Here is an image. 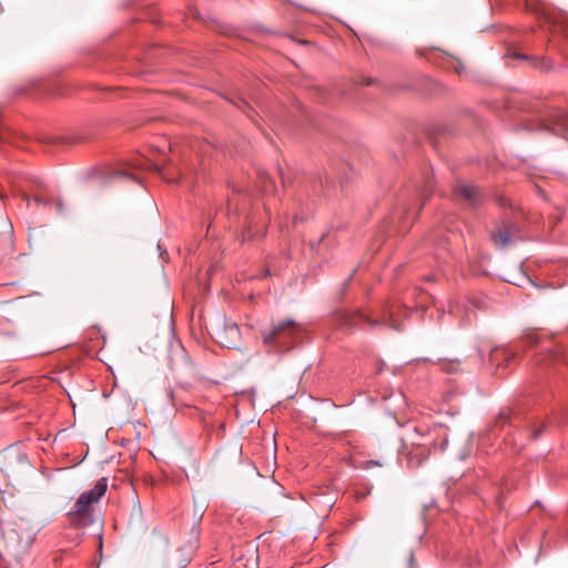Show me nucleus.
<instances>
[{"instance_id": "f257e3e1", "label": "nucleus", "mask_w": 568, "mask_h": 568, "mask_svg": "<svg viewBox=\"0 0 568 568\" xmlns=\"http://www.w3.org/2000/svg\"><path fill=\"white\" fill-rule=\"evenodd\" d=\"M305 328L294 320L272 322L261 331V337L268 353L282 354L292 349L304 336Z\"/></svg>"}, {"instance_id": "f03ea898", "label": "nucleus", "mask_w": 568, "mask_h": 568, "mask_svg": "<svg viewBox=\"0 0 568 568\" xmlns=\"http://www.w3.org/2000/svg\"><path fill=\"white\" fill-rule=\"evenodd\" d=\"M108 489L105 478H101L88 491L77 499L72 510L68 513L69 521L74 527H87L93 523V505L97 504Z\"/></svg>"}, {"instance_id": "7ed1b4c3", "label": "nucleus", "mask_w": 568, "mask_h": 568, "mask_svg": "<svg viewBox=\"0 0 568 568\" xmlns=\"http://www.w3.org/2000/svg\"><path fill=\"white\" fill-rule=\"evenodd\" d=\"M339 324L346 329L390 327L395 331H400V324L394 318V312L388 306H385L383 314L379 318H372L364 311L344 312L339 315Z\"/></svg>"}, {"instance_id": "20e7f679", "label": "nucleus", "mask_w": 568, "mask_h": 568, "mask_svg": "<svg viewBox=\"0 0 568 568\" xmlns=\"http://www.w3.org/2000/svg\"><path fill=\"white\" fill-rule=\"evenodd\" d=\"M520 239V229L516 223L508 219L496 223L494 230L490 232V240L493 244L499 248L513 245Z\"/></svg>"}, {"instance_id": "39448f33", "label": "nucleus", "mask_w": 568, "mask_h": 568, "mask_svg": "<svg viewBox=\"0 0 568 568\" xmlns=\"http://www.w3.org/2000/svg\"><path fill=\"white\" fill-rule=\"evenodd\" d=\"M217 342L227 348H235L241 338L240 327L235 323H224L222 327L215 329Z\"/></svg>"}, {"instance_id": "423d86ee", "label": "nucleus", "mask_w": 568, "mask_h": 568, "mask_svg": "<svg viewBox=\"0 0 568 568\" xmlns=\"http://www.w3.org/2000/svg\"><path fill=\"white\" fill-rule=\"evenodd\" d=\"M541 128L568 139V111L554 110Z\"/></svg>"}, {"instance_id": "0eeeda50", "label": "nucleus", "mask_w": 568, "mask_h": 568, "mask_svg": "<svg viewBox=\"0 0 568 568\" xmlns=\"http://www.w3.org/2000/svg\"><path fill=\"white\" fill-rule=\"evenodd\" d=\"M455 195L465 200L471 207H477L481 203V195L474 185H458L455 187Z\"/></svg>"}, {"instance_id": "6e6552de", "label": "nucleus", "mask_w": 568, "mask_h": 568, "mask_svg": "<svg viewBox=\"0 0 568 568\" xmlns=\"http://www.w3.org/2000/svg\"><path fill=\"white\" fill-rule=\"evenodd\" d=\"M514 354L505 347H495L489 351L488 361L496 367L506 366L507 363L513 358Z\"/></svg>"}, {"instance_id": "1a4fd4ad", "label": "nucleus", "mask_w": 568, "mask_h": 568, "mask_svg": "<svg viewBox=\"0 0 568 568\" xmlns=\"http://www.w3.org/2000/svg\"><path fill=\"white\" fill-rule=\"evenodd\" d=\"M171 361L173 369H178L181 367L192 368V362L190 361L187 354L183 348H180L179 352H176L174 356L171 358Z\"/></svg>"}, {"instance_id": "9d476101", "label": "nucleus", "mask_w": 568, "mask_h": 568, "mask_svg": "<svg viewBox=\"0 0 568 568\" xmlns=\"http://www.w3.org/2000/svg\"><path fill=\"white\" fill-rule=\"evenodd\" d=\"M432 187H433L432 180H430V178L427 176L425 180V185L419 191V195L422 197V205H424L425 202L427 201V199H429V196L432 195Z\"/></svg>"}, {"instance_id": "9b49d317", "label": "nucleus", "mask_w": 568, "mask_h": 568, "mask_svg": "<svg viewBox=\"0 0 568 568\" xmlns=\"http://www.w3.org/2000/svg\"><path fill=\"white\" fill-rule=\"evenodd\" d=\"M539 338H540V334L538 331H535V329H528L524 334V341L528 345H536L539 342Z\"/></svg>"}, {"instance_id": "f8f14e48", "label": "nucleus", "mask_w": 568, "mask_h": 568, "mask_svg": "<svg viewBox=\"0 0 568 568\" xmlns=\"http://www.w3.org/2000/svg\"><path fill=\"white\" fill-rule=\"evenodd\" d=\"M546 424L544 422H541L539 424V426H536V425H531V438H538L540 436V434L542 433V430L546 428Z\"/></svg>"}, {"instance_id": "ddd939ff", "label": "nucleus", "mask_w": 568, "mask_h": 568, "mask_svg": "<svg viewBox=\"0 0 568 568\" xmlns=\"http://www.w3.org/2000/svg\"><path fill=\"white\" fill-rule=\"evenodd\" d=\"M510 423V417L508 414L500 413L496 420V427L504 428L505 424Z\"/></svg>"}, {"instance_id": "4468645a", "label": "nucleus", "mask_w": 568, "mask_h": 568, "mask_svg": "<svg viewBox=\"0 0 568 568\" xmlns=\"http://www.w3.org/2000/svg\"><path fill=\"white\" fill-rule=\"evenodd\" d=\"M256 236L255 233H253L252 229L250 227L248 230H246L245 232H243L242 234V241L243 242H246V241H252L254 240Z\"/></svg>"}, {"instance_id": "2eb2a0df", "label": "nucleus", "mask_w": 568, "mask_h": 568, "mask_svg": "<svg viewBox=\"0 0 568 568\" xmlns=\"http://www.w3.org/2000/svg\"><path fill=\"white\" fill-rule=\"evenodd\" d=\"M458 366L457 363L455 362H449L447 364L444 365V368L447 371V372H454L456 369V367Z\"/></svg>"}, {"instance_id": "dca6fc26", "label": "nucleus", "mask_w": 568, "mask_h": 568, "mask_svg": "<svg viewBox=\"0 0 568 568\" xmlns=\"http://www.w3.org/2000/svg\"><path fill=\"white\" fill-rule=\"evenodd\" d=\"M33 201H34L37 204H41V203H43L44 205H48V204H49V202H48V201H44V200H42V199H41V197H39V196H36V197L33 199Z\"/></svg>"}, {"instance_id": "f3484780", "label": "nucleus", "mask_w": 568, "mask_h": 568, "mask_svg": "<svg viewBox=\"0 0 568 568\" xmlns=\"http://www.w3.org/2000/svg\"><path fill=\"white\" fill-rule=\"evenodd\" d=\"M548 356L550 357V359H551V361H557V359H559V358H560V355H559V354H557V353H552V352H550V353L548 354Z\"/></svg>"}, {"instance_id": "a211bd4d", "label": "nucleus", "mask_w": 568, "mask_h": 568, "mask_svg": "<svg viewBox=\"0 0 568 568\" xmlns=\"http://www.w3.org/2000/svg\"><path fill=\"white\" fill-rule=\"evenodd\" d=\"M57 211H58L59 213H62V212H63V205H62V203H61L60 201L57 203Z\"/></svg>"}, {"instance_id": "6ab92c4d", "label": "nucleus", "mask_w": 568, "mask_h": 568, "mask_svg": "<svg viewBox=\"0 0 568 568\" xmlns=\"http://www.w3.org/2000/svg\"><path fill=\"white\" fill-rule=\"evenodd\" d=\"M318 183H320V187L323 189L324 187V182H323L322 179H320Z\"/></svg>"}, {"instance_id": "aec40b11", "label": "nucleus", "mask_w": 568, "mask_h": 568, "mask_svg": "<svg viewBox=\"0 0 568 568\" xmlns=\"http://www.w3.org/2000/svg\"><path fill=\"white\" fill-rule=\"evenodd\" d=\"M331 181L328 180V178H325V185H329Z\"/></svg>"}, {"instance_id": "412c9836", "label": "nucleus", "mask_w": 568, "mask_h": 568, "mask_svg": "<svg viewBox=\"0 0 568 568\" xmlns=\"http://www.w3.org/2000/svg\"><path fill=\"white\" fill-rule=\"evenodd\" d=\"M27 204L29 205L30 199L28 196H24Z\"/></svg>"}]
</instances>
